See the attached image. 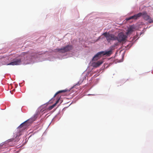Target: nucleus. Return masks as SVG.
<instances>
[{
  "label": "nucleus",
  "mask_w": 153,
  "mask_h": 153,
  "mask_svg": "<svg viewBox=\"0 0 153 153\" xmlns=\"http://www.w3.org/2000/svg\"><path fill=\"white\" fill-rule=\"evenodd\" d=\"M36 119L35 116L31 117L29 119L26 121L22 124H21L18 127V128H22L21 130L25 129L29 126Z\"/></svg>",
  "instance_id": "1"
},
{
  "label": "nucleus",
  "mask_w": 153,
  "mask_h": 153,
  "mask_svg": "<svg viewBox=\"0 0 153 153\" xmlns=\"http://www.w3.org/2000/svg\"><path fill=\"white\" fill-rule=\"evenodd\" d=\"M112 50H111L105 51H101L97 53L93 58L92 60L93 61H96L99 59V57L101 56L102 55H110L112 53Z\"/></svg>",
  "instance_id": "2"
},
{
  "label": "nucleus",
  "mask_w": 153,
  "mask_h": 153,
  "mask_svg": "<svg viewBox=\"0 0 153 153\" xmlns=\"http://www.w3.org/2000/svg\"><path fill=\"white\" fill-rule=\"evenodd\" d=\"M23 56H19L15 58L13 61L7 64L8 65H17L21 64L22 61L23 59Z\"/></svg>",
  "instance_id": "3"
},
{
  "label": "nucleus",
  "mask_w": 153,
  "mask_h": 153,
  "mask_svg": "<svg viewBox=\"0 0 153 153\" xmlns=\"http://www.w3.org/2000/svg\"><path fill=\"white\" fill-rule=\"evenodd\" d=\"M103 35L105 36L107 40L109 42L111 41L116 40L117 39V36L114 35L107 32L104 33Z\"/></svg>",
  "instance_id": "4"
},
{
  "label": "nucleus",
  "mask_w": 153,
  "mask_h": 153,
  "mask_svg": "<svg viewBox=\"0 0 153 153\" xmlns=\"http://www.w3.org/2000/svg\"><path fill=\"white\" fill-rule=\"evenodd\" d=\"M126 38V36L123 33H120L118 34L117 36L116 40L119 42H121L125 41Z\"/></svg>",
  "instance_id": "5"
},
{
  "label": "nucleus",
  "mask_w": 153,
  "mask_h": 153,
  "mask_svg": "<svg viewBox=\"0 0 153 153\" xmlns=\"http://www.w3.org/2000/svg\"><path fill=\"white\" fill-rule=\"evenodd\" d=\"M72 49V46L71 45H68L65 47L61 49H57L58 51H60L62 53H65L68 52Z\"/></svg>",
  "instance_id": "6"
},
{
  "label": "nucleus",
  "mask_w": 153,
  "mask_h": 153,
  "mask_svg": "<svg viewBox=\"0 0 153 153\" xmlns=\"http://www.w3.org/2000/svg\"><path fill=\"white\" fill-rule=\"evenodd\" d=\"M135 29V27L134 25L130 26L128 28L126 33V34L127 35H130L133 31Z\"/></svg>",
  "instance_id": "7"
},
{
  "label": "nucleus",
  "mask_w": 153,
  "mask_h": 153,
  "mask_svg": "<svg viewBox=\"0 0 153 153\" xmlns=\"http://www.w3.org/2000/svg\"><path fill=\"white\" fill-rule=\"evenodd\" d=\"M103 62L102 60H100L97 62H93L92 63V66L95 68H97L100 66Z\"/></svg>",
  "instance_id": "8"
},
{
  "label": "nucleus",
  "mask_w": 153,
  "mask_h": 153,
  "mask_svg": "<svg viewBox=\"0 0 153 153\" xmlns=\"http://www.w3.org/2000/svg\"><path fill=\"white\" fill-rule=\"evenodd\" d=\"M141 16H142L143 18L146 20H148L149 18H150V16L147 14V13L146 12H144L143 13H141Z\"/></svg>",
  "instance_id": "9"
},
{
  "label": "nucleus",
  "mask_w": 153,
  "mask_h": 153,
  "mask_svg": "<svg viewBox=\"0 0 153 153\" xmlns=\"http://www.w3.org/2000/svg\"><path fill=\"white\" fill-rule=\"evenodd\" d=\"M141 13H139L134 15L133 16H131L132 19H136L138 18L141 16Z\"/></svg>",
  "instance_id": "10"
},
{
  "label": "nucleus",
  "mask_w": 153,
  "mask_h": 153,
  "mask_svg": "<svg viewBox=\"0 0 153 153\" xmlns=\"http://www.w3.org/2000/svg\"><path fill=\"white\" fill-rule=\"evenodd\" d=\"M68 90H62L59 91L57 92L54 95L53 97H55L56 95H57V94H58L59 93H64L66 92Z\"/></svg>",
  "instance_id": "11"
},
{
  "label": "nucleus",
  "mask_w": 153,
  "mask_h": 153,
  "mask_svg": "<svg viewBox=\"0 0 153 153\" xmlns=\"http://www.w3.org/2000/svg\"><path fill=\"white\" fill-rule=\"evenodd\" d=\"M120 42H117V43H115L113 46H112L111 47V49H114V48L116 46H118L119 44V43Z\"/></svg>",
  "instance_id": "12"
},
{
  "label": "nucleus",
  "mask_w": 153,
  "mask_h": 153,
  "mask_svg": "<svg viewBox=\"0 0 153 153\" xmlns=\"http://www.w3.org/2000/svg\"><path fill=\"white\" fill-rule=\"evenodd\" d=\"M55 106V105L53 104L52 105H51V106L48 107V109L49 110H51Z\"/></svg>",
  "instance_id": "13"
},
{
  "label": "nucleus",
  "mask_w": 153,
  "mask_h": 153,
  "mask_svg": "<svg viewBox=\"0 0 153 153\" xmlns=\"http://www.w3.org/2000/svg\"><path fill=\"white\" fill-rule=\"evenodd\" d=\"M148 21L150 23H152L153 22V20L151 19V17H150Z\"/></svg>",
  "instance_id": "14"
},
{
  "label": "nucleus",
  "mask_w": 153,
  "mask_h": 153,
  "mask_svg": "<svg viewBox=\"0 0 153 153\" xmlns=\"http://www.w3.org/2000/svg\"><path fill=\"white\" fill-rule=\"evenodd\" d=\"M132 16H131L128 18H127L126 19V21H128V20H129L130 19H132Z\"/></svg>",
  "instance_id": "15"
},
{
  "label": "nucleus",
  "mask_w": 153,
  "mask_h": 153,
  "mask_svg": "<svg viewBox=\"0 0 153 153\" xmlns=\"http://www.w3.org/2000/svg\"><path fill=\"white\" fill-rule=\"evenodd\" d=\"M59 100H60V98H59V99H58L57 100V101H56V103L54 104V105H55V106H56V104H57V103H58V102H59Z\"/></svg>",
  "instance_id": "16"
},
{
  "label": "nucleus",
  "mask_w": 153,
  "mask_h": 153,
  "mask_svg": "<svg viewBox=\"0 0 153 153\" xmlns=\"http://www.w3.org/2000/svg\"><path fill=\"white\" fill-rule=\"evenodd\" d=\"M29 122H30V121H29Z\"/></svg>",
  "instance_id": "17"
}]
</instances>
